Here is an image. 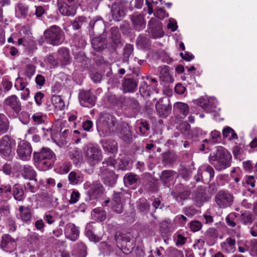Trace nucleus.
<instances>
[{
    "label": "nucleus",
    "instance_id": "c9c22d12",
    "mask_svg": "<svg viewBox=\"0 0 257 257\" xmlns=\"http://www.w3.org/2000/svg\"><path fill=\"white\" fill-rule=\"evenodd\" d=\"M90 19V17L79 16L71 21L70 24L74 30H79L81 29L83 25H86L87 24Z\"/></svg>",
    "mask_w": 257,
    "mask_h": 257
},
{
    "label": "nucleus",
    "instance_id": "393cba45",
    "mask_svg": "<svg viewBox=\"0 0 257 257\" xmlns=\"http://www.w3.org/2000/svg\"><path fill=\"white\" fill-rule=\"evenodd\" d=\"M105 192L102 184L99 181L93 182L89 186V189L87 194L89 196L90 199L92 198H96L98 196L102 195Z\"/></svg>",
    "mask_w": 257,
    "mask_h": 257
},
{
    "label": "nucleus",
    "instance_id": "864d4df0",
    "mask_svg": "<svg viewBox=\"0 0 257 257\" xmlns=\"http://www.w3.org/2000/svg\"><path fill=\"white\" fill-rule=\"evenodd\" d=\"M195 194L196 200L200 201L201 203L207 201L209 199V197L207 196L206 194V189L203 187L198 188Z\"/></svg>",
    "mask_w": 257,
    "mask_h": 257
},
{
    "label": "nucleus",
    "instance_id": "aec40b11",
    "mask_svg": "<svg viewBox=\"0 0 257 257\" xmlns=\"http://www.w3.org/2000/svg\"><path fill=\"white\" fill-rule=\"evenodd\" d=\"M148 27L154 38H159L164 36L162 23L159 21L151 19L148 23Z\"/></svg>",
    "mask_w": 257,
    "mask_h": 257
},
{
    "label": "nucleus",
    "instance_id": "4c0bfd02",
    "mask_svg": "<svg viewBox=\"0 0 257 257\" xmlns=\"http://www.w3.org/2000/svg\"><path fill=\"white\" fill-rule=\"evenodd\" d=\"M118 136L125 142L129 143L132 140V133L127 124H123L119 127Z\"/></svg>",
    "mask_w": 257,
    "mask_h": 257
},
{
    "label": "nucleus",
    "instance_id": "79ce46f5",
    "mask_svg": "<svg viewBox=\"0 0 257 257\" xmlns=\"http://www.w3.org/2000/svg\"><path fill=\"white\" fill-rule=\"evenodd\" d=\"M134 51V45L127 43L124 46L121 54V61L123 63H128L130 57L133 55Z\"/></svg>",
    "mask_w": 257,
    "mask_h": 257
},
{
    "label": "nucleus",
    "instance_id": "473e14b6",
    "mask_svg": "<svg viewBox=\"0 0 257 257\" xmlns=\"http://www.w3.org/2000/svg\"><path fill=\"white\" fill-rule=\"evenodd\" d=\"M189 111V107L186 103L177 102L173 105L174 113L181 115L182 118L185 117L188 115Z\"/></svg>",
    "mask_w": 257,
    "mask_h": 257
},
{
    "label": "nucleus",
    "instance_id": "774afa93",
    "mask_svg": "<svg viewBox=\"0 0 257 257\" xmlns=\"http://www.w3.org/2000/svg\"><path fill=\"white\" fill-rule=\"evenodd\" d=\"M118 166V169L122 171L128 170L132 168L130 160L125 157L122 158L119 160Z\"/></svg>",
    "mask_w": 257,
    "mask_h": 257
},
{
    "label": "nucleus",
    "instance_id": "8fccbe9b",
    "mask_svg": "<svg viewBox=\"0 0 257 257\" xmlns=\"http://www.w3.org/2000/svg\"><path fill=\"white\" fill-rule=\"evenodd\" d=\"M116 164V160L112 157H109L105 159L102 162V166L100 168V171L114 170Z\"/></svg>",
    "mask_w": 257,
    "mask_h": 257
},
{
    "label": "nucleus",
    "instance_id": "338daca9",
    "mask_svg": "<svg viewBox=\"0 0 257 257\" xmlns=\"http://www.w3.org/2000/svg\"><path fill=\"white\" fill-rule=\"evenodd\" d=\"M148 257H164L166 255V251L162 246L156 247L155 250H151L149 252Z\"/></svg>",
    "mask_w": 257,
    "mask_h": 257
},
{
    "label": "nucleus",
    "instance_id": "6e6552de",
    "mask_svg": "<svg viewBox=\"0 0 257 257\" xmlns=\"http://www.w3.org/2000/svg\"><path fill=\"white\" fill-rule=\"evenodd\" d=\"M234 199L233 194L225 189L218 191L214 198L216 204L221 208L231 207L233 203Z\"/></svg>",
    "mask_w": 257,
    "mask_h": 257
},
{
    "label": "nucleus",
    "instance_id": "f257e3e1",
    "mask_svg": "<svg viewBox=\"0 0 257 257\" xmlns=\"http://www.w3.org/2000/svg\"><path fill=\"white\" fill-rule=\"evenodd\" d=\"M35 166L40 171H45L52 169L56 160L55 153L48 147H43L33 154Z\"/></svg>",
    "mask_w": 257,
    "mask_h": 257
},
{
    "label": "nucleus",
    "instance_id": "c756f323",
    "mask_svg": "<svg viewBox=\"0 0 257 257\" xmlns=\"http://www.w3.org/2000/svg\"><path fill=\"white\" fill-rule=\"evenodd\" d=\"M91 45L93 49L97 52H101L107 48V43L105 38L100 35L91 39Z\"/></svg>",
    "mask_w": 257,
    "mask_h": 257
},
{
    "label": "nucleus",
    "instance_id": "9d476101",
    "mask_svg": "<svg viewBox=\"0 0 257 257\" xmlns=\"http://www.w3.org/2000/svg\"><path fill=\"white\" fill-rule=\"evenodd\" d=\"M122 100L121 109L125 111H131L132 116L138 114L141 107L140 103L135 97L124 96Z\"/></svg>",
    "mask_w": 257,
    "mask_h": 257
},
{
    "label": "nucleus",
    "instance_id": "680f3d73",
    "mask_svg": "<svg viewBox=\"0 0 257 257\" xmlns=\"http://www.w3.org/2000/svg\"><path fill=\"white\" fill-rule=\"evenodd\" d=\"M29 81L27 78L18 77L16 79L14 86L18 91H22L27 88L26 86L28 85Z\"/></svg>",
    "mask_w": 257,
    "mask_h": 257
},
{
    "label": "nucleus",
    "instance_id": "20e7f679",
    "mask_svg": "<svg viewBox=\"0 0 257 257\" xmlns=\"http://www.w3.org/2000/svg\"><path fill=\"white\" fill-rule=\"evenodd\" d=\"M116 117L109 113L102 112L97 121L98 130H101L105 135H109L116 130Z\"/></svg>",
    "mask_w": 257,
    "mask_h": 257
},
{
    "label": "nucleus",
    "instance_id": "c85d7f7f",
    "mask_svg": "<svg viewBox=\"0 0 257 257\" xmlns=\"http://www.w3.org/2000/svg\"><path fill=\"white\" fill-rule=\"evenodd\" d=\"M130 19L136 30L140 31L145 28L146 21L143 15L134 13L130 16Z\"/></svg>",
    "mask_w": 257,
    "mask_h": 257
},
{
    "label": "nucleus",
    "instance_id": "e433bc0d",
    "mask_svg": "<svg viewBox=\"0 0 257 257\" xmlns=\"http://www.w3.org/2000/svg\"><path fill=\"white\" fill-rule=\"evenodd\" d=\"M21 174L25 179L37 181V173L33 167L31 166L28 165H24L21 170Z\"/></svg>",
    "mask_w": 257,
    "mask_h": 257
},
{
    "label": "nucleus",
    "instance_id": "6ab92c4d",
    "mask_svg": "<svg viewBox=\"0 0 257 257\" xmlns=\"http://www.w3.org/2000/svg\"><path fill=\"white\" fill-rule=\"evenodd\" d=\"M87 29L90 33H98L99 30H105V22L100 16L94 17L90 19Z\"/></svg>",
    "mask_w": 257,
    "mask_h": 257
},
{
    "label": "nucleus",
    "instance_id": "a18cd8bd",
    "mask_svg": "<svg viewBox=\"0 0 257 257\" xmlns=\"http://www.w3.org/2000/svg\"><path fill=\"white\" fill-rule=\"evenodd\" d=\"M235 239L231 237H228L226 240L221 243L222 250L228 252H233L235 250Z\"/></svg>",
    "mask_w": 257,
    "mask_h": 257
},
{
    "label": "nucleus",
    "instance_id": "0e129e2a",
    "mask_svg": "<svg viewBox=\"0 0 257 257\" xmlns=\"http://www.w3.org/2000/svg\"><path fill=\"white\" fill-rule=\"evenodd\" d=\"M52 102L54 103L55 107L59 109L62 110L65 107V103L62 96L60 95H57L55 94L53 95L52 97Z\"/></svg>",
    "mask_w": 257,
    "mask_h": 257
},
{
    "label": "nucleus",
    "instance_id": "c03bdc74",
    "mask_svg": "<svg viewBox=\"0 0 257 257\" xmlns=\"http://www.w3.org/2000/svg\"><path fill=\"white\" fill-rule=\"evenodd\" d=\"M136 133L139 135L147 136L150 133V126L147 121H141L136 126Z\"/></svg>",
    "mask_w": 257,
    "mask_h": 257
},
{
    "label": "nucleus",
    "instance_id": "052dcab7",
    "mask_svg": "<svg viewBox=\"0 0 257 257\" xmlns=\"http://www.w3.org/2000/svg\"><path fill=\"white\" fill-rule=\"evenodd\" d=\"M160 69V78L165 82H169L171 79V77L169 73V67L164 65L162 67H159Z\"/></svg>",
    "mask_w": 257,
    "mask_h": 257
},
{
    "label": "nucleus",
    "instance_id": "7ed1b4c3",
    "mask_svg": "<svg viewBox=\"0 0 257 257\" xmlns=\"http://www.w3.org/2000/svg\"><path fill=\"white\" fill-rule=\"evenodd\" d=\"M43 37L47 44L53 46H59L65 40L64 32L57 25H53L46 29L44 32Z\"/></svg>",
    "mask_w": 257,
    "mask_h": 257
},
{
    "label": "nucleus",
    "instance_id": "4d7b16f0",
    "mask_svg": "<svg viewBox=\"0 0 257 257\" xmlns=\"http://www.w3.org/2000/svg\"><path fill=\"white\" fill-rule=\"evenodd\" d=\"M223 137L229 141L237 140L238 136L235 131L230 127L226 126L222 130Z\"/></svg>",
    "mask_w": 257,
    "mask_h": 257
},
{
    "label": "nucleus",
    "instance_id": "de8ad7c7",
    "mask_svg": "<svg viewBox=\"0 0 257 257\" xmlns=\"http://www.w3.org/2000/svg\"><path fill=\"white\" fill-rule=\"evenodd\" d=\"M16 14L19 18H25L28 14L29 6L23 3H18L16 6Z\"/></svg>",
    "mask_w": 257,
    "mask_h": 257
},
{
    "label": "nucleus",
    "instance_id": "cd10ccee",
    "mask_svg": "<svg viewBox=\"0 0 257 257\" xmlns=\"http://www.w3.org/2000/svg\"><path fill=\"white\" fill-rule=\"evenodd\" d=\"M26 190V186L20 184H15L12 187V195L14 199L18 201H24L26 196L25 190Z\"/></svg>",
    "mask_w": 257,
    "mask_h": 257
},
{
    "label": "nucleus",
    "instance_id": "2f4dec72",
    "mask_svg": "<svg viewBox=\"0 0 257 257\" xmlns=\"http://www.w3.org/2000/svg\"><path fill=\"white\" fill-rule=\"evenodd\" d=\"M60 13L64 16L73 17L77 12V9L73 4H57Z\"/></svg>",
    "mask_w": 257,
    "mask_h": 257
},
{
    "label": "nucleus",
    "instance_id": "dca6fc26",
    "mask_svg": "<svg viewBox=\"0 0 257 257\" xmlns=\"http://www.w3.org/2000/svg\"><path fill=\"white\" fill-rule=\"evenodd\" d=\"M100 173L101 181L105 185L113 187L116 184L118 175L114 170L100 171Z\"/></svg>",
    "mask_w": 257,
    "mask_h": 257
},
{
    "label": "nucleus",
    "instance_id": "bf43d9fd",
    "mask_svg": "<svg viewBox=\"0 0 257 257\" xmlns=\"http://www.w3.org/2000/svg\"><path fill=\"white\" fill-rule=\"evenodd\" d=\"M255 180L254 177L251 175H246L244 176L242 181V186L245 188H247L248 190L252 193H253L254 191L250 190L249 188L250 187L252 188L254 187L255 186Z\"/></svg>",
    "mask_w": 257,
    "mask_h": 257
},
{
    "label": "nucleus",
    "instance_id": "ddd939ff",
    "mask_svg": "<svg viewBox=\"0 0 257 257\" xmlns=\"http://www.w3.org/2000/svg\"><path fill=\"white\" fill-rule=\"evenodd\" d=\"M158 115L162 118H166L171 112L172 105L168 98H160L155 105Z\"/></svg>",
    "mask_w": 257,
    "mask_h": 257
},
{
    "label": "nucleus",
    "instance_id": "e2e57ef3",
    "mask_svg": "<svg viewBox=\"0 0 257 257\" xmlns=\"http://www.w3.org/2000/svg\"><path fill=\"white\" fill-rule=\"evenodd\" d=\"M70 158L73 160L75 164L81 162L82 160V152L80 150L76 149L69 152Z\"/></svg>",
    "mask_w": 257,
    "mask_h": 257
},
{
    "label": "nucleus",
    "instance_id": "09e8293b",
    "mask_svg": "<svg viewBox=\"0 0 257 257\" xmlns=\"http://www.w3.org/2000/svg\"><path fill=\"white\" fill-rule=\"evenodd\" d=\"M10 128V121L5 114L0 113V136L7 133Z\"/></svg>",
    "mask_w": 257,
    "mask_h": 257
},
{
    "label": "nucleus",
    "instance_id": "bb28decb",
    "mask_svg": "<svg viewBox=\"0 0 257 257\" xmlns=\"http://www.w3.org/2000/svg\"><path fill=\"white\" fill-rule=\"evenodd\" d=\"M140 177L133 172L126 173L123 177V183L125 187L131 186L135 189L139 184Z\"/></svg>",
    "mask_w": 257,
    "mask_h": 257
},
{
    "label": "nucleus",
    "instance_id": "69168bd1",
    "mask_svg": "<svg viewBox=\"0 0 257 257\" xmlns=\"http://www.w3.org/2000/svg\"><path fill=\"white\" fill-rule=\"evenodd\" d=\"M123 97V95L117 96L115 95L110 94L108 96L107 100L111 104L121 107Z\"/></svg>",
    "mask_w": 257,
    "mask_h": 257
},
{
    "label": "nucleus",
    "instance_id": "b1692460",
    "mask_svg": "<svg viewBox=\"0 0 257 257\" xmlns=\"http://www.w3.org/2000/svg\"><path fill=\"white\" fill-rule=\"evenodd\" d=\"M177 177H178L177 172L172 170H163L160 175V179L162 182L167 187L173 184Z\"/></svg>",
    "mask_w": 257,
    "mask_h": 257
},
{
    "label": "nucleus",
    "instance_id": "5701e85b",
    "mask_svg": "<svg viewBox=\"0 0 257 257\" xmlns=\"http://www.w3.org/2000/svg\"><path fill=\"white\" fill-rule=\"evenodd\" d=\"M110 44L114 51H115L119 45H122L120 33L117 27H112L110 29L109 36Z\"/></svg>",
    "mask_w": 257,
    "mask_h": 257
},
{
    "label": "nucleus",
    "instance_id": "412c9836",
    "mask_svg": "<svg viewBox=\"0 0 257 257\" xmlns=\"http://www.w3.org/2000/svg\"><path fill=\"white\" fill-rule=\"evenodd\" d=\"M0 246L5 251L11 252L16 248L17 242L10 235L4 234L2 237Z\"/></svg>",
    "mask_w": 257,
    "mask_h": 257
},
{
    "label": "nucleus",
    "instance_id": "5fc2aeb1",
    "mask_svg": "<svg viewBox=\"0 0 257 257\" xmlns=\"http://www.w3.org/2000/svg\"><path fill=\"white\" fill-rule=\"evenodd\" d=\"M136 44L140 48L147 49L150 47L151 43L148 38L140 35L137 39Z\"/></svg>",
    "mask_w": 257,
    "mask_h": 257
},
{
    "label": "nucleus",
    "instance_id": "4be33fe9",
    "mask_svg": "<svg viewBox=\"0 0 257 257\" xmlns=\"http://www.w3.org/2000/svg\"><path fill=\"white\" fill-rule=\"evenodd\" d=\"M19 214L17 218L20 219L24 223L29 224L32 220V209L31 206L21 205L18 209Z\"/></svg>",
    "mask_w": 257,
    "mask_h": 257
},
{
    "label": "nucleus",
    "instance_id": "603ef678",
    "mask_svg": "<svg viewBox=\"0 0 257 257\" xmlns=\"http://www.w3.org/2000/svg\"><path fill=\"white\" fill-rule=\"evenodd\" d=\"M45 62L50 65V68H57L60 65L58 57L53 53L47 55L45 58Z\"/></svg>",
    "mask_w": 257,
    "mask_h": 257
},
{
    "label": "nucleus",
    "instance_id": "0eeeda50",
    "mask_svg": "<svg viewBox=\"0 0 257 257\" xmlns=\"http://www.w3.org/2000/svg\"><path fill=\"white\" fill-rule=\"evenodd\" d=\"M115 240L117 247L125 254L132 252L135 248V244L131 238L130 233H121L116 236Z\"/></svg>",
    "mask_w": 257,
    "mask_h": 257
},
{
    "label": "nucleus",
    "instance_id": "37998d69",
    "mask_svg": "<svg viewBox=\"0 0 257 257\" xmlns=\"http://www.w3.org/2000/svg\"><path fill=\"white\" fill-rule=\"evenodd\" d=\"M85 234L89 240L95 243L98 242L101 240V237L95 234L94 227L91 223L87 224L85 229Z\"/></svg>",
    "mask_w": 257,
    "mask_h": 257
},
{
    "label": "nucleus",
    "instance_id": "1a4fd4ad",
    "mask_svg": "<svg viewBox=\"0 0 257 257\" xmlns=\"http://www.w3.org/2000/svg\"><path fill=\"white\" fill-rule=\"evenodd\" d=\"M16 147V141L12 137L8 135L4 136L0 140V155L3 158L10 157Z\"/></svg>",
    "mask_w": 257,
    "mask_h": 257
},
{
    "label": "nucleus",
    "instance_id": "a211bd4d",
    "mask_svg": "<svg viewBox=\"0 0 257 257\" xmlns=\"http://www.w3.org/2000/svg\"><path fill=\"white\" fill-rule=\"evenodd\" d=\"M111 13L113 20L119 22L125 15V7L124 4L120 1L113 4L111 6Z\"/></svg>",
    "mask_w": 257,
    "mask_h": 257
},
{
    "label": "nucleus",
    "instance_id": "49530a36",
    "mask_svg": "<svg viewBox=\"0 0 257 257\" xmlns=\"http://www.w3.org/2000/svg\"><path fill=\"white\" fill-rule=\"evenodd\" d=\"M254 220L252 213L249 211H245L241 212L239 217L240 222L244 225H250Z\"/></svg>",
    "mask_w": 257,
    "mask_h": 257
},
{
    "label": "nucleus",
    "instance_id": "f704fd0d",
    "mask_svg": "<svg viewBox=\"0 0 257 257\" xmlns=\"http://www.w3.org/2000/svg\"><path fill=\"white\" fill-rule=\"evenodd\" d=\"M8 42L9 43H12L17 46L21 45H23L24 46H27L26 39L25 37H22L21 32L12 33L11 36L8 39Z\"/></svg>",
    "mask_w": 257,
    "mask_h": 257
},
{
    "label": "nucleus",
    "instance_id": "f8f14e48",
    "mask_svg": "<svg viewBox=\"0 0 257 257\" xmlns=\"http://www.w3.org/2000/svg\"><path fill=\"white\" fill-rule=\"evenodd\" d=\"M139 80V78L127 74L121 82V90L123 93H134L136 91Z\"/></svg>",
    "mask_w": 257,
    "mask_h": 257
},
{
    "label": "nucleus",
    "instance_id": "4468645a",
    "mask_svg": "<svg viewBox=\"0 0 257 257\" xmlns=\"http://www.w3.org/2000/svg\"><path fill=\"white\" fill-rule=\"evenodd\" d=\"M32 151L31 145L26 141L20 142L17 149V155L23 161L29 160L31 158Z\"/></svg>",
    "mask_w": 257,
    "mask_h": 257
},
{
    "label": "nucleus",
    "instance_id": "9b49d317",
    "mask_svg": "<svg viewBox=\"0 0 257 257\" xmlns=\"http://www.w3.org/2000/svg\"><path fill=\"white\" fill-rule=\"evenodd\" d=\"M171 195L174 199L179 202L188 199L191 195L190 189L182 184L176 185Z\"/></svg>",
    "mask_w": 257,
    "mask_h": 257
},
{
    "label": "nucleus",
    "instance_id": "a878e982",
    "mask_svg": "<svg viewBox=\"0 0 257 257\" xmlns=\"http://www.w3.org/2000/svg\"><path fill=\"white\" fill-rule=\"evenodd\" d=\"M60 66L63 67L71 63V57L69 49L62 47L59 48L57 51Z\"/></svg>",
    "mask_w": 257,
    "mask_h": 257
},
{
    "label": "nucleus",
    "instance_id": "58836bf2",
    "mask_svg": "<svg viewBox=\"0 0 257 257\" xmlns=\"http://www.w3.org/2000/svg\"><path fill=\"white\" fill-rule=\"evenodd\" d=\"M218 236V231L216 228L213 227L208 228L205 233V238L209 245L214 244Z\"/></svg>",
    "mask_w": 257,
    "mask_h": 257
},
{
    "label": "nucleus",
    "instance_id": "a19ab883",
    "mask_svg": "<svg viewBox=\"0 0 257 257\" xmlns=\"http://www.w3.org/2000/svg\"><path fill=\"white\" fill-rule=\"evenodd\" d=\"M102 146L105 151L113 154L117 152V144L113 140L111 139L103 140L102 143Z\"/></svg>",
    "mask_w": 257,
    "mask_h": 257
},
{
    "label": "nucleus",
    "instance_id": "f3484780",
    "mask_svg": "<svg viewBox=\"0 0 257 257\" xmlns=\"http://www.w3.org/2000/svg\"><path fill=\"white\" fill-rule=\"evenodd\" d=\"M124 193L114 191L111 199V207L112 210L118 214L123 211L122 200L124 198Z\"/></svg>",
    "mask_w": 257,
    "mask_h": 257
},
{
    "label": "nucleus",
    "instance_id": "2eb2a0df",
    "mask_svg": "<svg viewBox=\"0 0 257 257\" xmlns=\"http://www.w3.org/2000/svg\"><path fill=\"white\" fill-rule=\"evenodd\" d=\"M78 98L80 105L83 106L92 107L96 103V96L90 90H80L78 94Z\"/></svg>",
    "mask_w": 257,
    "mask_h": 257
},
{
    "label": "nucleus",
    "instance_id": "72a5a7b5",
    "mask_svg": "<svg viewBox=\"0 0 257 257\" xmlns=\"http://www.w3.org/2000/svg\"><path fill=\"white\" fill-rule=\"evenodd\" d=\"M195 101V103L200 106L206 112L213 113L216 112V107L209 100L203 97H200Z\"/></svg>",
    "mask_w": 257,
    "mask_h": 257
},
{
    "label": "nucleus",
    "instance_id": "423d86ee",
    "mask_svg": "<svg viewBox=\"0 0 257 257\" xmlns=\"http://www.w3.org/2000/svg\"><path fill=\"white\" fill-rule=\"evenodd\" d=\"M86 160L91 166H94L102 160L103 156L99 147L95 144H90L87 147L85 152Z\"/></svg>",
    "mask_w": 257,
    "mask_h": 257
},
{
    "label": "nucleus",
    "instance_id": "6e6d98bb",
    "mask_svg": "<svg viewBox=\"0 0 257 257\" xmlns=\"http://www.w3.org/2000/svg\"><path fill=\"white\" fill-rule=\"evenodd\" d=\"M35 12H31L29 14V16L31 17L32 16H36L37 19L43 20L44 18V15H46L47 14L46 7L35 6Z\"/></svg>",
    "mask_w": 257,
    "mask_h": 257
},
{
    "label": "nucleus",
    "instance_id": "3c124183",
    "mask_svg": "<svg viewBox=\"0 0 257 257\" xmlns=\"http://www.w3.org/2000/svg\"><path fill=\"white\" fill-rule=\"evenodd\" d=\"M68 177L70 184L72 185L80 184L83 180V176L81 174L74 171L71 172Z\"/></svg>",
    "mask_w": 257,
    "mask_h": 257
},
{
    "label": "nucleus",
    "instance_id": "7c9ffc66",
    "mask_svg": "<svg viewBox=\"0 0 257 257\" xmlns=\"http://www.w3.org/2000/svg\"><path fill=\"white\" fill-rule=\"evenodd\" d=\"M65 234L68 238L75 241L79 237V230L74 224L69 223L66 225Z\"/></svg>",
    "mask_w": 257,
    "mask_h": 257
},
{
    "label": "nucleus",
    "instance_id": "f03ea898",
    "mask_svg": "<svg viewBox=\"0 0 257 257\" xmlns=\"http://www.w3.org/2000/svg\"><path fill=\"white\" fill-rule=\"evenodd\" d=\"M231 158L230 153L224 148L220 146L217 148L215 153L210 154L209 161L217 170L221 171L230 167Z\"/></svg>",
    "mask_w": 257,
    "mask_h": 257
},
{
    "label": "nucleus",
    "instance_id": "39448f33",
    "mask_svg": "<svg viewBox=\"0 0 257 257\" xmlns=\"http://www.w3.org/2000/svg\"><path fill=\"white\" fill-rule=\"evenodd\" d=\"M5 113L11 118L18 117L22 110V104L16 95L13 94L7 97L4 101Z\"/></svg>",
    "mask_w": 257,
    "mask_h": 257
},
{
    "label": "nucleus",
    "instance_id": "ea45409f",
    "mask_svg": "<svg viewBox=\"0 0 257 257\" xmlns=\"http://www.w3.org/2000/svg\"><path fill=\"white\" fill-rule=\"evenodd\" d=\"M139 91L143 97H147L150 96L154 91L158 93V90L154 88L151 84L148 83L147 82H143L141 84Z\"/></svg>",
    "mask_w": 257,
    "mask_h": 257
},
{
    "label": "nucleus",
    "instance_id": "13d9d810",
    "mask_svg": "<svg viewBox=\"0 0 257 257\" xmlns=\"http://www.w3.org/2000/svg\"><path fill=\"white\" fill-rule=\"evenodd\" d=\"M176 160V155L171 152L168 151L162 154L163 163L166 165L173 164Z\"/></svg>",
    "mask_w": 257,
    "mask_h": 257
}]
</instances>
